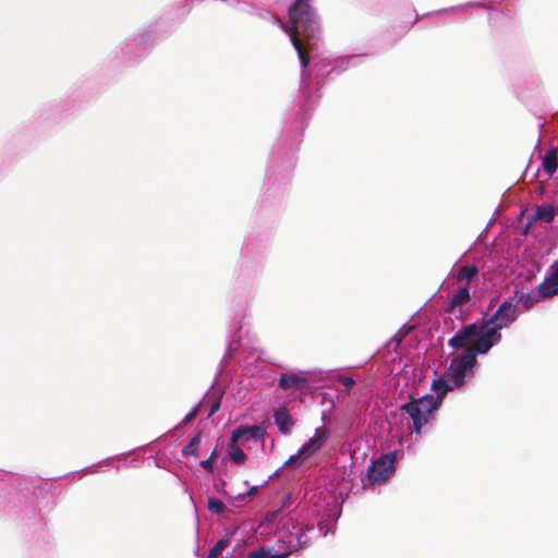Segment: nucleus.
Returning a JSON list of instances; mask_svg holds the SVG:
<instances>
[{"mask_svg":"<svg viewBox=\"0 0 558 558\" xmlns=\"http://www.w3.org/2000/svg\"><path fill=\"white\" fill-rule=\"evenodd\" d=\"M257 489H258V487H257V486H253V487H251V488L248 489V492H247V495H248V496H253V495H255V494L257 493Z\"/></svg>","mask_w":558,"mask_h":558,"instance_id":"27","label":"nucleus"},{"mask_svg":"<svg viewBox=\"0 0 558 558\" xmlns=\"http://www.w3.org/2000/svg\"><path fill=\"white\" fill-rule=\"evenodd\" d=\"M543 168L549 174H554L557 170V154L555 149L548 150L543 158Z\"/></svg>","mask_w":558,"mask_h":558,"instance_id":"14","label":"nucleus"},{"mask_svg":"<svg viewBox=\"0 0 558 558\" xmlns=\"http://www.w3.org/2000/svg\"><path fill=\"white\" fill-rule=\"evenodd\" d=\"M289 21L291 27L289 35L294 49L298 52L303 68L310 63V56L300 36L306 39L315 38L319 25L315 9L310 4V0H295L289 8Z\"/></svg>","mask_w":558,"mask_h":558,"instance_id":"1","label":"nucleus"},{"mask_svg":"<svg viewBox=\"0 0 558 558\" xmlns=\"http://www.w3.org/2000/svg\"><path fill=\"white\" fill-rule=\"evenodd\" d=\"M229 537L220 538L208 551L206 558H217L230 545Z\"/></svg>","mask_w":558,"mask_h":558,"instance_id":"20","label":"nucleus"},{"mask_svg":"<svg viewBox=\"0 0 558 558\" xmlns=\"http://www.w3.org/2000/svg\"><path fill=\"white\" fill-rule=\"evenodd\" d=\"M555 209L553 206H536L534 218L549 223L554 220Z\"/></svg>","mask_w":558,"mask_h":558,"instance_id":"15","label":"nucleus"},{"mask_svg":"<svg viewBox=\"0 0 558 558\" xmlns=\"http://www.w3.org/2000/svg\"><path fill=\"white\" fill-rule=\"evenodd\" d=\"M239 442H232V439H230L229 442V456L232 462L236 464H241L245 461L246 454L244 451L238 446Z\"/></svg>","mask_w":558,"mask_h":558,"instance_id":"19","label":"nucleus"},{"mask_svg":"<svg viewBox=\"0 0 558 558\" xmlns=\"http://www.w3.org/2000/svg\"><path fill=\"white\" fill-rule=\"evenodd\" d=\"M275 423L277 424L279 432L282 435L290 433L294 422L286 408H279L274 414Z\"/></svg>","mask_w":558,"mask_h":558,"instance_id":"10","label":"nucleus"},{"mask_svg":"<svg viewBox=\"0 0 558 558\" xmlns=\"http://www.w3.org/2000/svg\"><path fill=\"white\" fill-rule=\"evenodd\" d=\"M202 433L198 432L194 437L191 438L189 444L182 449L183 456L198 457V446L201 442Z\"/></svg>","mask_w":558,"mask_h":558,"instance_id":"18","label":"nucleus"},{"mask_svg":"<svg viewBox=\"0 0 558 558\" xmlns=\"http://www.w3.org/2000/svg\"><path fill=\"white\" fill-rule=\"evenodd\" d=\"M264 433V428L258 425L240 426L232 433L231 439L232 442L243 444L251 438L263 439Z\"/></svg>","mask_w":558,"mask_h":558,"instance_id":"9","label":"nucleus"},{"mask_svg":"<svg viewBox=\"0 0 558 558\" xmlns=\"http://www.w3.org/2000/svg\"><path fill=\"white\" fill-rule=\"evenodd\" d=\"M432 388L435 390L437 399L439 402L445 397L447 391L452 390L454 388L453 384L448 380L445 376L442 378H438L433 381Z\"/></svg>","mask_w":558,"mask_h":558,"instance_id":"13","label":"nucleus"},{"mask_svg":"<svg viewBox=\"0 0 558 558\" xmlns=\"http://www.w3.org/2000/svg\"><path fill=\"white\" fill-rule=\"evenodd\" d=\"M438 408L439 401L435 399L434 396L426 395L401 404L399 410L411 417L413 422V429L420 435L422 433V428L430 423L433 413Z\"/></svg>","mask_w":558,"mask_h":558,"instance_id":"3","label":"nucleus"},{"mask_svg":"<svg viewBox=\"0 0 558 558\" xmlns=\"http://www.w3.org/2000/svg\"><path fill=\"white\" fill-rule=\"evenodd\" d=\"M478 274V269L476 266H461L456 275L457 280L462 281L466 280L470 282L472 279H474Z\"/></svg>","mask_w":558,"mask_h":558,"instance_id":"16","label":"nucleus"},{"mask_svg":"<svg viewBox=\"0 0 558 558\" xmlns=\"http://www.w3.org/2000/svg\"><path fill=\"white\" fill-rule=\"evenodd\" d=\"M329 437V430L325 427H318L315 429V434L301 447V454H304V459L310 458L316 453L326 442Z\"/></svg>","mask_w":558,"mask_h":558,"instance_id":"8","label":"nucleus"},{"mask_svg":"<svg viewBox=\"0 0 558 558\" xmlns=\"http://www.w3.org/2000/svg\"><path fill=\"white\" fill-rule=\"evenodd\" d=\"M395 459L390 456H383L372 463L367 469V480L371 485L385 482L393 472Z\"/></svg>","mask_w":558,"mask_h":558,"instance_id":"5","label":"nucleus"},{"mask_svg":"<svg viewBox=\"0 0 558 558\" xmlns=\"http://www.w3.org/2000/svg\"><path fill=\"white\" fill-rule=\"evenodd\" d=\"M307 379L299 375L282 374L279 379V387L282 388L283 390L294 387L305 388L307 387Z\"/></svg>","mask_w":558,"mask_h":558,"instance_id":"11","label":"nucleus"},{"mask_svg":"<svg viewBox=\"0 0 558 558\" xmlns=\"http://www.w3.org/2000/svg\"><path fill=\"white\" fill-rule=\"evenodd\" d=\"M539 299H548L558 294V260L551 266V272L536 288Z\"/></svg>","mask_w":558,"mask_h":558,"instance_id":"7","label":"nucleus"},{"mask_svg":"<svg viewBox=\"0 0 558 558\" xmlns=\"http://www.w3.org/2000/svg\"><path fill=\"white\" fill-rule=\"evenodd\" d=\"M220 409V400H216L211 407H210V410H209V413H208V417H210L211 415H214L218 410Z\"/></svg>","mask_w":558,"mask_h":558,"instance_id":"26","label":"nucleus"},{"mask_svg":"<svg viewBox=\"0 0 558 558\" xmlns=\"http://www.w3.org/2000/svg\"><path fill=\"white\" fill-rule=\"evenodd\" d=\"M306 459H304V454H301V448L295 454H292L286 462L284 466H300L303 464V462Z\"/></svg>","mask_w":558,"mask_h":558,"instance_id":"21","label":"nucleus"},{"mask_svg":"<svg viewBox=\"0 0 558 558\" xmlns=\"http://www.w3.org/2000/svg\"><path fill=\"white\" fill-rule=\"evenodd\" d=\"M293 551H283L281 554L271 555L270 549L266 547H260L257 550H254L250 554V558H287Z\"/></svg>","mask_w":558,"mask_h":558,"instance_id":"17","label":"nucleus"},{"mask_svg":"<svg viewBox=\"0 0 558 558\" xmlns=\"http://www.w3.org/2000/svg\"><path fill=\"white\" fill-rule=\"evenodd\" d=\"M469 287H460L452 295L449 305L446 310L447 313H452L456 306L463 305L470 301Z\"/></svg>","mask_w":558,"mask_h":558,"instance_id":"12","label":"nucleus"},{"mask_svg":"<svg viewBox=\"0 0 558 558\" xmlns=\"http://www.w3.org/2000/svg\"><path fill=\"white\" fill-rule=\"evenodd\" d=\"M208 510L214 513H221L225 510V504L216 498H209L207 502Z\"/></svg>","mask_w":558,"mask_h":558,"instance_id":"22","label":"nucleus"},{"mask_svg":"<svg viewBox=\"0 0 558 558\" xmlns=\"http://www.w3.org/2000/svg\"><path fill=\"white\" fill-rule=\"evenodd\" d=\"M216 456H217V454H216V450H214L209 458H207V459H205V460H203V461L201 462V466H202L203 469H205L206 471L211 472V471H213V469H214L213 461H214V459L216 458Z\"/></svg>","mask_w":558,"mask_h":558,"instance_id":"24","label":"nucleus"},{"mask_svg":"<svg viewBox=\"0 0 558 558\" xmlns=\"http://www.w3.org/2000/svg\"><path fill=\"white\" fill-rule=\"evenodd\" d=\"M199 404L194 408L189 414L185 415V417L182 420L180 426H185L190 424L198 414Z\"/></svg>","mask_w":558,"mask_h":558,"instance_id":"25","label":"nucleus"},{"mask_svg":"<svg viewBox=\"0 0 558 558\" xmlns=\"http://www.w3.org/2000/svg\"><path fill=\"white\" fill-rule=\"evenodd\" d=\"M476 354H481L477 339L471 347H468L461 354L451 360L449 368L445 372V377L456 388L461 387L465 383L466 374L472 372L476 363Z\"/></svg>","mask_w":558,"mask_h":558,"instance_id":"4","label":"nucleus"},{"mask_svg":"<svg viewBox=\"0 0 558 558\" xmlns=\"http://www.w3.org/2000/svg\"><path fill=\"white\" fill-rule=\"evenodd\" d=\"M337 380L345 388L347 392H349L352 389V387L355 385V381L353 378L344 376V375H339Z\"/></svg>","mask_w":558,"mask_h":558,"instance_id":"23","label":"nucleus"},{"mask_svg":"<svg viewBox=\"0 0 558 558\" xmlns=\"http://www.w3.org/2000/svg\"><path fill=\"white\" fill-rule=\"evenodd\" d=\"M483 331H485V329H482V325L478 326L477 324H470L459 330L452 338H450L448 344L456 350H465L476 341Z\"/></svg>","mask_w":558,"mask_h":558,"instance_id":"6","label":"nucleus"},{"mask_svg":"<svg viewBox=\"0 0 558 558\" xmlns=\"http://www.w3.org/2000/svg\"><path fill=\"white\" fill-rule=\"evenodd\" d=\"M515 318L517 306L510 301H505L488 319H483L482 329L485 331L477 338L480 353L488 352L501 338L499 330L508 327Z\"/></svg>","mask_w":558,"mask_h":558,"instance_id":"2","label":"nucleus"}]
</instances>
